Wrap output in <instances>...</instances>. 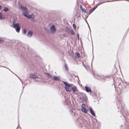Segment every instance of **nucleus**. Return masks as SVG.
Returning <instances> with one entry per match:
<instances>
[{"label":"nucleus","instance_id":"f257e3e1","mask_svg":"<svg viewBox=\"0 0 129 129\" xmlns=\"http://www.w3.org/2000/svg\"><path fill=\"white\" fill-rule=\"evenodd\" d=\"M118 106V109L120 110V112H121L123 116L124 117L125 119H126V116L127 115V114L124 111V103L121 101H119L117 104Z\"/></svg>","mask_w":129,"mask_h":129},{"label":"nucleus","instance_id":"f03ea898","mask_svg":"<svg viewBox=\"0 0 129 129\" xmlns=\"http://www.w3.org/2000/svg\"><path fill=\"white\" fill-rule=\"evenodd\" d=\"M103 3H104V2L96 4V6H94L93 8L89 10V12L88 13V14L89 15L91 13L93 12L101 4Z\"/></svg>","mask_w":129,"mask_h":129},{"label":"nucleus","instance_id":"7ed1b4c3","mask_svg":"<svg viewBox=\"0 0 129 129\" xmlns=\"http://www.w3.org/2000/svg\"><path fill=\"white\" fill-rule=\"evenodd\" d=\"M85 104H82V108L81 109V110L84 113H86L87 111V109L85 107Z\"/></svg>","mask_w":129,"mask_h":129},{"label":"nucleus","instance_id":"20e7f679","mask_svg":"<svg viewBox=\"0 0 129 129\" xmlns=\"http://www.w3.org/2000/svg\"><path fill=\"white\" fill-rule=\"evenodd\" d=\"M20 3L19 2H18V4L19 5V7H20V8L21 9H22V10L23 11H27V7H23L21 5V4H20L19 3Z\"/></svg>","mask_w":129,"mask_h":129},{"label":"nucleus","instance_id":"39448f33","mask_svg":"<svg viewBox=\"0 0 129 129\" xmlns=\"http://www.w3.org/2000/svg\"><path fill=\"white\" fill-rule=\"evenodd\" d=\"M89 111L91 114L94 117L95 116V113L91 107H89Z\"/></svg>","mask_w":129,"mask_h":129},{"label":"nucleus","instance_id":"423d86ee","mask_svg":"<svg viewBox=\"0 0 129 129\" xmlns=\"http://www.w3.org/2000/svg\"><path fill=\"white\" fill-rule=\"evenodd\" d=\"M64 85V88L67 91L70 92L72 91V88L70 87L67 86L66 85Z\"/></svg>","mask_w":129,"mask_h":129},{"label":"nucleus","instance_id":"0eeeda50","mask_svg":"<svg viewBox=\"0 0 129 129\" xmlns=\"http://www.w3.org/2000/svg\"><path fill=\"white\" fill-rule=\"evenodd\" d=\"M50 29L51 32L52 33L55 32L56 31V29L55 26L52 25V26L50 27Z\"/></svg>","mask_w":129,"mask_h":129},{"label":"nucleus","instance_id":"6e6552de","mask_svg":"<svg viewBox=\"0 0 129 129\" xmlns=\"http://www.w3.org/2000/svg\"><path fill=\"white\" fill-rule=\"evenodd\" d=\"M85 90L87 92H90L91 93V89L89 87L86 86L85 87Z\"/></svg>","mask_w":129,"mask_h":129},{"label":"nucleus","instance_id":"1a4fd4ad","mask_svg":"<svg viewBox=\"0 0 129 129\" xmlns=\"http://www.w3.org/2000/svg\"><path fill=\"white\" fill-rule=\"evenodd\" d=\"M60 77L55 76H54L52 78V80L54 81H58L59 80Z\"/></svg>","mask_w":129,"mask_h":129},{"label":"nucleus","instance_id":"9d476101","mask_svg":"<svg viewBox=\"0 0 129 129\" xmlns=\"http://www.w3.org/2000/svg\"><path fill=\"white\" fill-rule=\"evenodd\" d=\"M33 35V33L30 30H29L27 34V37L30 38Z\"/></svg>","mask_w":129,"mask_h":129},{"label":"nucleus","instance_id":"9b49d317","mask_svg":"<svg viewBox=\"0 0 129 129\" xmlns=\"http://www.w3.org/2000/svg\"><path fill=\"white\" fill-rule=\"evenodd\" d=\"M62 82H63V83L64 85H66L67 86H69L70 87L73 86L72 84H69L68 82H64L63 81Z\"/></svg>","mask_w":129,"mask_h":129},{"label":"nucleus","instance_id":"f8f14e48","mask_svg":"<svg viewBox=\"0 0 129 129\" xmlns=\"http://www.w3.org/2000/svg\"><path fill=\"white\" fill-rule=\"evenodd\" d=\"M27 11L28 10L26 11L23 12V15L26 17H27L28 15Z\"/></svg>","mask_w":129,"mask_h":129},{"label":"nucleus","instance_id":"ddd939ff","mask_svg":"<svg viewBox=\"0 0 129 129\" xmlns=\"http://www.w3.org/2000/svg\"><path fill=\"white\" fill-rule=\"evenodd\" d=\"M29 77L30 78L33 79L37 78H38V77L37 76L33 75H30Z\"/></svg>","mask_w":129,"mask_h":129},{"label":"nucleus","instance_id":"4468645a","mask_svg":"<svg viewBox=\"0 0 129 129\" xmlns=\"http://www.w3.org/2000/svg\"><path fill=\"white\" fill-rule=\"evenodd\" d=\"M13 27L15 28L16 27L19 26V23H16L15 24H13Z\"/></svg>","mask_w":129,"mask_h":129},{"label":"nucleus","instance_id":"2eb2a0df","mask_svg":"<svg viewBox=\"0 0 129 129\" xmlns=\"http://www.w3.org/2000/svg\"><path fill=\"white\" fill-rule=\"evenodd\" d=\"M68 33L72 35H75V33L74 32L73 30L72 29H70Z\"/></svg>","mask_w":129,"mask_h":129},{"label":"nucleus","instance_id":"dca6fc26","mask_svg":"<svg viewBox=\"0 0 129 129\" xmlns=\"http://www.w3.org/2000/svg\"><path fill=\"white\" fill-rule=\"evenodd\" d=\"M72 90L74 92H75L77 90L76 87L75 86L72 87Z\"/></svg>","mask_w":129,"mask_h":129},{"label":"nucleus","instance_id":"f3484780","mask_svg":"<svg viewBox=\"0 0 129 129\" xmlns=\"http://www.w3.org/2000/svg\"><path fill=\"white\" fill-rule=\"evenodd\" d=\"M80 57V54L78 52H76L75 53V57L77 58H78Z\"/></svg>","mask_w":129,"mask_h":129},{"label":"nucleus","instance_id":"a211bd4d","mask_svg":"<svg viewBox=\"0 0 129 129\" xmlns=\"http://www.w3.org/2000/svg\"><path fill=\"white\" fill-rule=\"evenodd\" d=\"M45 74L49 78H52V76L49 73H45Z\"/></svg>","mask_w":129,"mask_h":129},{"label":"nucleus","instance_id":"6ab92c4d","mask_svg":"<svg viewBox=\"0 0 129 129\" xmlns=\"http://www.w3.org/2000/svg\"><path fill=\"white\" fill-rule=\"evenodd\" d=\"M16 31L17 32H19L20 30V27L19 26L15 28Z\"/></svg>","mask_w":129,"mask_h":129},{"label":"nucleus","instance_id":"aec40b11","mask_svg":"<svg viewBox=\"0 0 129 129\" xmlns=\"http://www.w3.org/2000/svg\"><path fill=\"white\" fill-rule=\"evenodd\" d=\"M82 99L83 101H87V96H85L83 97Z\"/></svg>","mask_w":129,"mask_h":129},{"label":"nucleus","instance_id":"412c9836","mask_svg":"<svg viewBox=\"0 0 129 129\" xmlns=\"http://www.w3.org/2000/svg\"><path fill=\"white\" fill-rule=\"evenodd\" d=\"M9 10V9L6 7H5L3 9V10L5 12H6L8 11Z\"/></svg>","mask_w":129,"mask_h":129},{"label":"nucleus","instance_id":"4be33fe9","mask_svg":"<svg viewBox=\"0 0 129 129\" xmlns=\"http://www.w3.org/2000/svg\"><path fill=\"white\" fill-rule=\"evenodd\" d=\"M82 11L83 12H84L85 13H87L88 14V11L86 10H85V9H82Z\"/></svg>","mask_w":129,"mask_h":129},{"label":"nucleus","instance_id":"5701e85b","mask_svg":"<svg viewBox=\"0 0 129 129\" xmlns=\"http://www.w3.org/2000/svg\"><path fill=\"white\" fill-rule=\"evenodd\" d=\"M26 30L25 29H24L23 30V34L25 35L26 34Z\"/></svg>","mask_w":129,"mask_h":129},{"label":"nucleus","instance_id":"b1692460","mask_svg":"<svg viewBox=\"0 0 129 129\" xmlns=\"http://www.w3.org/2000/svg\"><path fill=\"white\" fill-rule=\"evenodd\" d=\"M28 19H30L32 18V15H27V17H26Z\"/></svg>","mask_w":129,"mask_h":129},{"label":"nucleus","instance_id":"393cba45","mask_svg":"<svg viewBox=\"0 0 129 129\" xmlns=\"http://www.w3.org/2000/svg\"><path fill=\"white\" fill-rule=\"evenodd\" d=\"M70 29L68 27H66V30L68 33L70 30Z\"/></svg>","mask_w":129,"mask_h":129},{"label":"nucleus","instance_id":"a878e982","mask_svg":"<svg viewBox=\"0 0 129 129\" xmlns=\"http://www.w3.org/2000/svg\"><path fill=\"white\" fill-rule=\"evenodd\" d=\"M73 27L74 29H76V26L75 24H73Z\"/></svg>","mask_w":129,"mask_h":129},{"label":"nucleus","instance_id":"bb28decb","mask_svg":"<svg viewBox=\"0 0 129 129\" xmlns=\"http://www.w3.org/2000/svg\"><path fill=\"white\" fill-rule=\"evenodd\" d=\"M4 40L3 39V38H0V43H1V42H4Z\"/></svg>","mask_w":129,"mask_h":129},{"label":"nucleus","instance_id":"cd10ccee","mask_svg":"<svg viewBox=\"0 0 129 129\" xmlns=\"http://www.w3.org/2000/svg\"><path fill=\"white\" fill-rule=\"evenodd\" d=\"M65 68L67 70H68V66H67V64H65Z\"/></svg>","mask_w":129,"mask_h":129},{"label":"nucleus","instance_id":"c85d7f7f","mask_svg":"<svg viewBox=\"0 0 129 129\" xmlns=\"http://www.w3.org/2000/svg\"><path fill=\"white\" fill-rule=\"evenodd\" d=\"M0 67H4V68H6L8 69V70H9L10 71H11L12 73H13L9 69V68H6V67H4V66H0Z\"/></svg>","mask_w":129,"mask_h":129},{"label":"nucleus","instance_id":"c756f323","mask_svg":"<svg viewBox=\"0 0 129 129\" xmlns=\"http://www.w3.org/2000/svg\"><path fill=\"white\" fill-rule=\"evenodd\" d=\"M15 20L14 19H13L12 20V22L13 23V24H15Z\"/></svg>","mask_w":129,"mask_h":129},{"label":"nucleus","instance_id":"7c9ffc66","mask_svg":"<svg viewBox=\"0 0 129 129\" xmlns=\"http://www.w3.org/2000/svg\"><path fill=\"white\" fill-rule=\"evenodd\" d=\"M3 18L2 17V15H0V20H2Z\"/></svg>","mask_w":129,"mask_h":129},{"label":"nucleus","instance_id":"2f4dec72","mask_svg":"<svg viewBox=\"0 0 129 129\" xmlns=\"http://www.w3.org/2000/svg\"><path fill=\"white\" fill-rule=\"evenodd\" d=\"M85 21H86V22L87 23V24H88V27L89 28V30H90V31H91V30H90V28L89 27V25H88V22H87V21H86V20H85Z\"/></svg>","mask_w":129,"mask_h":129},{"label":"nucleus","instance_id":"473e14b6","mask_svg":"<svg viewBox=\"0 0 129 129\" xmlns=\"http://www.w3.org/2000/svg\"><path fill=\"white\" fill-rule=\"evenodd\" d=\"M77 19H80L81 18V17H80V16L79 15V16H78V17H77Z\"/></svg>","mask_w":129,"mask_h":129},{"label":"nucleus","instance_id":"72a5a7b5","mask_svg":"<svg viewBox=\"0 0 129 129\" xmlns=\"http://www.w3.org/2000/svg\"><path fill=\"white\" fill-rule=\"evenodd\" d=\"M77 38H78V39H79V34H77Z\"/></svg>","mask_w":129,"mask_h":129},{"label":"nucleus","instance_id":"f704fd0d","mask_svg":"<svg viewBox=\"0 0 129 129\" xmlns=\"http://www.w3.org/2000/svg\"><path fill=\"white\" fill-rule=\"evenodd\" d=\"M19 126V121H18V126ZM18 128V127H17V128H16V129H17Z\"/></svg>","mask_w":129,"mask_h":129},{"label":"nucleus","instance_id":"c9c22d12","mask_svg":"<svg viewBox=\"0 0 129 129\" xmlns=\"http://www.w3.org/2000/svg\"><path fill=\"white\" fill-rule=\"evenodd\" d=\"M71 112H73H73H73V110H71Z\"/></svg>","mask_w":129,"mask_h":129},{"label":"nucleus","instance_id":"e433bc0d","mask_svg":"<svg viewBox=\"0 0 129 129\" xmlns=\"http://www.w3.org/2000/svg\"><path fill=\"white\" fill-rule=\"evenodd\" d=\"M2 8V6L1 5H0V10Z\"/></svg>","mask_w":129,"mask_h":129},{"label":"nucleus","instance_id":"4c0bfd02","mask_svg":"<svg viewBox=\"0 0 129 129\" xmlns=\"http://www.w3.org/2000/svg\"><path fill=\"white\" fill-rule=\"evenodd\" d=\"M117 1V0H114V1ZM112 2V1H110V2Z\"/></svg>","mask_w":129,"mask_h":129},{"label":"nucleus","instance_id":"58836bf2","mask_svg":"<svg viewBox=\"0 0 129 129\" xmlns=\"http://www.w3.org/2000/svg\"><path fill=\"white\" fill-rule=\"evenodd\" d=\"M0 15H2V13L1 12H0Z\"/></svg>","mask_w":129,"mask_h":129},{"label":"nucleus","instance_id":"ea45409f","mask_svg":"<svg viewBox=\"0 0 129 129\" xmlns=\"http://www.w3.org/2000/svg\"><path fill=\"white\" fill-rule=\"evenodd\" d=\"M125 83H126V84H127V82H125Z\"/></svg>","mask_w":129,"mask_h":129},{"label":"nucleus","instance_id":"a19ab883","mask_svg":"<svg viewBox=\"0 0 129 129\" xmlns=\"http://www.w3.org/2000/svg\"><path fill=\"white\" fill-rule=\"evenodd\" d=\"M83 63V66H84V67H85L84 66V64Z\"/></svg>","mask_w":129,"mask_h":129},{"label":"nucleus","instance_id":"79ce46f5","mask_svg":"<svg viewBox=\"0 0 129 129\" xmlns=\"http://www.w3.org/2000/svg\"><path fill=\"white\" fill-rule=\"evenodd\" d=\"M93 47H92V52H93Z\"/></svg>","mask_w":129,"mask_h":129},{"label":"nucleus","instance_id":"37998d69","mask_svg":"<svg viewBox=\"0 0 129 129\" xmlns=\"http://www.w3.org/2000/svg\"><path fill=\"white\" fill-rule=\"evenodd\" d=\"M23 88H24V87H23V88H22V89H23Z\"/></svg>","mask_w":129,"mask_h":129},{"label":"nucleus","instance_id":"c03bdc74","mask_svg":"<svg viewBox=\"0 0 129 129\" xmlns=\"http://www.w3.org/2000/svg\"><path fill=\"white\" fill-rule=\"evenodd\" d=\"M16 76L17 77H18V78L19 79H20L19 78V77H18V76ZM19 79L20 80V79Z\"/></svg>","mask_w":129,"mask_h":129},{"label":"nucleus","instance_id":"a18cd8bd","mask_svg":"<svg viewBox=\"0 0 129 129\" xmlns=\"http://www.w3.org/2000/svg\"><path fill=\"white\" fill-rule=\"evenodd\" d=\"M128 85H129V83H128Z\"/></svg>","mask_w":129,"mask_h":129},{"label":"nucleus","instance_id":"49530a36","mask_svg":"<svg viewBox=\"0 0 129 129\" xmlns=\"http://www.w3.org/2000/svg\"><path fill=\"white\" fill-rule=\"evenodd\" d=\"M81 97H80V99H81Z\"/></svg>","mask_w":129,"mask_h":129},{"label":"nucleus","instance_id":"de8ad7c7","mask_svg":"<svg viewBox=\"0 0 129 129\" xmlns=\"http://www.w3.org/2000/svg\"><path fill=\"white\" fill-rule=\"evenodd\" d=\"M110 2L109 1H106V2Z\"/></svg>","mask_w":129,"mask_h":129},{"label":"nucleus","instance_id":"09e8293b","mask_svg":"<svg viewBox=\"0 0 129 129\" xmlns=\"http://www.w3.org/2000/svg\"><path fill=\"white\" fill-rule=\"evenodd\" d=\"M21 81V82L22 83V82Z\"/></svg>","mask_w":129,"mask_h":129},{"label":"nucleus","instance_id":"8fccbe9b","mask_svg":"<svg viewBox=\"0 0 129 129\" xmlns=\"http://www.w3.org/2000/svg\"><path fill=\"white\" fill-rule=\"evenodd\" d=\"M19 128H20V127H19Z\"/></svg>","mask_w":129,"mask_h":129}]
</instances>
